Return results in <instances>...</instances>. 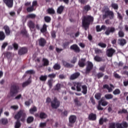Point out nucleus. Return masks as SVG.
Returning <instances> with one entry per match:
<instances>
[{
  "mask_svg": "<svg viewBox=\"0 0 128 128\" xmlns=\"http://www.w3.org/2000/svg\"><path fill=\"white\" fill-rule=\"evenodd\" d=\"M74 86L72 87V90H76L77 92H81L82 88V92L84 94H86L88 92V88L86 86H82V84L78 82H74Z\"/></svg>",
  "mask_w": 128,
  "mask_h": 128,
  "instance_id": "1",
  "label": "nucleus"
},
{
  "mask_svg": "<svg viewBox=\"0 0 128 128\" xmlns=\"http://www.w3.org/2000/svg\"><path fill=\"white\" fill-rule=\"evenodd\" d=\"M94 20V18L90 16L84 17L82 20V25L84 26L86 30H88V26H90V22Z\"/></svg>",
  "mask_w": 128,
  "mask_h": 128,
  "instance_id": "2",
  "label": "nucleus"
},
{
  "mask_svg": "<svg viewBox=\"0 0 128 128\" xmlns=\"http://www.w3.org/2000/svg\"><path fill=\"white\" fill-rule=\"evenodd\" d=\"M20 92V87L16 84H14L11 86L10 94L11 96H14V94H16Z\"/></svg>",
  "mask_w": 128,
  "mask_h": 128,
  "instance_id": "3",
  "label": "nucleus"
},
{
  "mask_svg": "<svg viewBox=\"0 0 128 128\" xmlns=\"http://www.w3.org/2000/svg\"><path fill=\"white\" fill-rule=\"evenodd\" d=\"M104 12H105V14L103 15L104 18H106L108 16L111 20H112V18H114V12H112V11H110L108 8L106 10H104Z\"/></svg>",
  "mask_w": 128,
  "mask_h": 128,
  "instance_id": "4",
  "label": "nucleus"
},
{
  "mask_svg": "<svg viewBox=\"0 0 128 128\" xmlns=\"http://www.w3.org/2000/svg\"><path fill=\"white\" fill-rule=\"evenodd\" d=\"M60 102L56 98H54V100L51 102V106L53 108H58L60 106Z\"/></svg>",
  "mask_w": 128,
  "mask_h": 128,
  "instance_id": "5",
  "label": "nucleus"
},
{
  "mask_svg": "<svg viewBox=\"0 0 128 128\" xmlns=\"http://www.w3.org/2000/svg\"><path fill=\"white\" fill-rule=\"evenodd\" d=\"M116 128H128V124L126 122H123L122 123H117L116 124Z\"/></svg>",
  "mask_w": 128,
  "mask_h": 128,
  "instance_id": "6",
  "label": "nucleus"
},
{
  "mask_svg": "<svg viewBox=\"0 0 128 128\" xmlns=\"http://www.w3.org/2000/svg\"><path fill=\"white\" fill-rule=\"evenodd\" d=\"M22 116H26V114L24 113V112L22 111H20L18 112L14 116V118L16 120H19V118H20Z\"/></svg>",
  "mask_w": 128,
  "mask_h": 128,
  "instance_id": "7",
  "label": "nucleus"
},
{
  "mask_svg": "<svg viewBox=\"0 0 128 128\" xmlns=\"http://www.w3.org/2000/svg\"><path fill=\"white\" fill-rule=\"evenodd\" d=\"M3 1L8 8H12L14 6V0H3Z\"/></svg>",
  "mask_w": 128,
  "mask_h": 128,
  "instance_id": "8",
  "label": "nucleus"
},
{
  "mask_svg": "<svg viewBox=\"0 0 128 128\" xmlns=\"http://www.w3.org/2000/svg\"><path fill=\"white\" fill-rule=\"evenodd\" d=\"M28 52V48H20L18 50V54L22 56V54H26Z\"/></svg>",
  "mask_w": 128,
  "mask_h": 128,
  "instance_id": "9",
  "label": "nucleus"
},
{
  "mask_svg": "<svg viewBox=\"0 0 128 128\" xmlns=\"http://www.w3.org/2000/svg\"><path fill=\"white\" fill-rule=\"evenodd\" d=\"M116 29L114 27L108 28L105 32V34L108 36L110 32H114Z\"/></svg>",
  "mask_w": 128,
  "mask_h": 128,
  "instance_id": "10",
  "label": "nucleus"
},
{
  "mask_svg": "<svg viewBox=\"0 0 128 128\" xmlns=\"http://www.w3.org/2000/svg\"><path fill=\"white\" fill-rule=\"evenodd\" d=\"M116 52V50L112 48H110L107 50L106 51V54L108 56H109L110 58L112 56V54Z\"/></svg>",
  "mask_w": 128,
  "mask_h": 128,
  "instance_id": "11",
  "label": "nucleus"
},
{
  "mask_svg": "<svg viewBox=\"0 0 128 128\" xmlns=\"http://www.w3.org/2000/svg\"><path fill=\"white\" fill-rule=\"evenodd\" d=\"M76 120V116L72 115L70 116L69 118V122L70 124H74Z\"/></svg>",
  "mask_w": 128,
  "mask_h": 128,
  "instance_id": "12",
  "label": "nucleus"
},
{
  "mask_svg": "<svg viewBox=\"0 0 128 128\" xmlns=\"http://www.w3.org/2000/svg\"><path fill=\"white\" fill-rule=\"evenodd\" d=\"M28 26L30 28V30H31V32H32L34 30V24L32 21H29L28 24Z\"/></svg>",
  "mask_w": 128,
  "mask_h": 128,
  "instance_id": "13",
  "label": "nucleus"
},
{
  "mask_svg": "<svg viewBox=\"0 0 128 128\" xmlns=\"http://www.w3.org/2000/svg\"><path fill=\"white\" fill-rule=\"evenodd\" d=\"M110 88L108 86V85L105 84L103 86L104 88H106L108 90V92H112V88H114V86L112 84H110Z\"/></svg>",
  "mask_w": 128,
  "mask_h": 128,
  "instance_id": "14",
  "label": "nucleus"
},
{
  "mask_svg": "<svg viewBox=\"0 0 128 128\" xmlns=\"http://www.w3.org/2000/svg\"><path fill=\"white\" fill-rule=\"evenodd\" d=\"M62 64L65 66L66 68H72L74 66V65H72L68 62L63 60L62 61Z\"/></svg>",
  "mask_w": 128,
  "mask_h": 128,
  "instance_id": "15",
  "label": "nucleus"
},
{
  "mask_svg": "<svg viewBox=\"0 0 128 128\" xmlns=\"http://www.w3.org/2000/svg\"><path fill=\"white\" fill-rule=\"evenodd\" d=\"M46 44V41L43 38H41L39 40V44L40 46H44Z\"/></svg>",
  "mask_w": 128,
  "mask_h": 128,
  "instance_id": "16",
  "label": "nucleus"
},
{
  "mask_svg": "<svg viewBox=\"0 0 128 128\" xmlns=\"http://www.w3.org/2000/svg\"><path fill=\"white\" fill-rule=\"evenodd\" d=\"M98 102L99 104H101V106H106L108 104V102L106 100H102V99H101L100 100L98 101Z\"/></svg>",
  "mask_w": 128,
  "mask_h": 128,
  "instance_id": "17",
  "label": "nucleus"
},
{
  "mask_svg": "<svg viewBox=\"0 0 128 128\" xmlns=\"http://www.w3.org/2000/svg\"><path fill=\"white\" fill-rule=\"evenodd\" d=\"M4 28L5 30V32L7 36H10V27L8 26H4Z\"/></svg>",
  "mask_w": 128,
  "mask_h": 128,
  "instance_id": "18",
  "label": "nucleus"
},
{
  "mask_svg": "<svg viewBox=\"0 0 128 128\" xmlns=\"http://www.w3.org/2000/svg\"><path fill=\"white\" fill-rule=\"evenodd\" d=\"M118 44L122 46L124 44H126V40L124 39H119L118 40Z\"/></svg>",
  "mask_w": 128,
  "mask_h": 128,
  "instance_id": "19",
  "label": "nucleus"
},
{
  "mask_svg": "<svg viewBox=\"0 0 128 128\" xmlns=\"http://www.w3.org/2000/svg\"><path fill=\"white\" fill-rule=\"evenodd\" d=\"M80 76V73L77 72V73H74V74H72L71 75L70 80H76V78H77Z\"/></svg>",
  "mask_w": 128,
  "mask_h": 128,
  "instance_id": "20",
  "label": "nucleus"
},
{
  "mask_svg": "<svg viewBox=\"0 0 128 128\" xmlns=\"http://www.w3.org/2000/svg\"><path fill=\"white\" fill-rule=\"evenodd\" d=\"M84 62H86V59H81L79 60L78 65L80 68L84 66Z\"/></svg>",
  "mask_w": 128,
  "mask_h": 128,
  "instance_id": "21",
  "label": "nucleus"
},
{
  "mask_svg": "<svg viewBox=\"0 0 128 128\" xmlns=\"http://www.w3.org/2000/svg\"><path fill=\"white\" fill-rule=\"evenodd\" d=\"M108 118H104L102 117L99 120V124H104V122H108Z\"/></svg>",
  "mask_w": 128,
  "mask_h": 128,
  "instance_id": "22",
  "label": "nucleus"
},
{
  "mask_svg": "<svg viewBox=\"0 0 128 128\" xmlns=\"http://www.w3.org/2000/svg\"><path fill=\"white\" fill-rule=\"evenodd\" d=\"M94 66V65L92 64V62H88V66L86 68V71L88 72L92 68V67Z\"/></svg>",
  "mask_w": 128,
  "mask_h": 128,
  "instance_id": "23",
  "label": "nucleus"
},
{
  "mask_svg": "<svg viewBox=\"0 0 128 128\" xmlns=\"http://www.w3.org/2000/svg\"><path fill=\"white\" fill-rule=\"evenodd\" d=\"M70 49L74 50H75V52H78L80 50V48H78V45L76 44H74L73 46H70Z\"/></svg>",
  "mask_w": 128,
  "mask_h": 128,
  "instance_id": "24",
  "label": "nucleus"
},
{
  "mask_svg": "<svg viewBox=\"0 0 128 128\" xmlns=\"http://www.w3.org/2000/svg\"><path fill=\"white\" fill-rule=\"evenodd\" d=\"M88 118L90 120H96V116L94 114H91L89 115Z\"/></svg>",
  "mask_w": 128,
  "mask_h": 128,
  "instance_id": "25",
  "label": "nucleus"
},
{
  "mask_svg": "<svg viewBox=\"0 0 128 128\" xmlns=\"http://www.w3.org/2000/svg\"><path fill=\"white\" fill-rule=\"evenodd\" d=\"M64 6H60L57 9V12L60 14L62 12H64Z\"/></svg>",
  "mask_w": 128,
  "mask_h": 128,
  "instance_id": "26",
  "label": "nucleus"
},
{
  "mask_svg": "<svg viewBox=\"0 0 128 128\" xmlns=\"http://www.w3.org/2000/svg\"><path fill=\"white\" fill-rule=\"evenodd\" d=\"M32 82V80L29 79L28 80L26 81V82H24L22 84L23 88H26V86H28Z\"/></svg>",
  "mask_w": 128,
  "mask_h": 128,
  "instance_id": "27",
  "label": "nucleus"
},
{
  "mask_svg": "<svg viewBox=\"0 0 128 128\" xmlns=\"http://www.w3.org/2000/svg\"><path fill=\"white\" fill-rule=\"evenodd\" d=\"M37 110H38V108H36V107L34 106L33 108H31L30 110V112L32 114H34V112H36Z\"/></svg>",
  "mask_w": 128,
  "mask_h": 128,
  "instance_id": "28",
  "label": "nucleus"
},
{
  "mask_svg": "<svg viewBox=\"0 0 128 128\" xmlns=\"http://www.w3.org/2000/svg\"><path fill=\"white\" fill-rule=\"evenodd\" d=\"M8 119L6 118H3L0 119V124H8Z\"/></svg>",
  "mask_w": 128,
  "mask_h": 128,
  "instance_id": "29",
  "label": "nucleus"
},
{
  "mask_svg": "<svg viewBox=\"0 0 128 128\" xmlns=\"http://www.w3.org/2000/svg\"><path fill=\"white\" fill-rule=\"evenodd\" d=\"M104 98L106 100H112L114 98V96L112 94H106L104 96Z\"/></svg>",
  "mask_w": 128,
  "mask_h": 128,
  "instance_id": "30",
  "label": "nucleus"
},
{
  "mask_svg": "<svg viewBox=\"0 0 128 128\" xmlns=\"http://www.w3.org/2000/svg\"><path fill=\"white\" fill-rule=\"evenodd\" d=\"M6 38L4 33L2 32H0V40H4Z\"/></svg>",
  "mask_w": 128,
  "mask_h": 128,
  "instance_id": "31",
  "label": "nucleus"
},
{
  "mask_svg": "<svg viewBox=\"0 0 128 128\" xmlns=\"http://www.w3.org/2000/svg\"><path fill=\"white\" fill-rule=\"evenodd\" d=\"M36 16V14H28L26 16V18H35Z\"/></svg>",
  "mask_w": 128,
  "mask_h": 128,
  "instance_id": "32",
  "label": "nucleus"
},
{
  "mask_svg": "<svg viewBox=\"0 0 128 128\" xmlns=\"http://www.w3.org/2000/svg\"><path fill=\"white\" fill-rule=\"evenodd\" d=\"M111 6L114 10H118V6L116 3H112Z\"/></svg>",
  "mask_w": 128,
  "mask_h": 128,
  "instance_id": "33",
  "label": "nucleus"
},
{
  "mask_svg": "<svg viewBox=\"0 0 128 128\" xmlns=\"http://www.w3.org/2000/svg\"><path fill=\"white\" fill-rule=\"evenodd\" d=\"M41 32H46V25L44 24L42 28L40 30Z\"/></svg>",
  "mask_w": 128,
  "mask_h": 128,
  "instance_id": "34",
  "label": "nucleus"
},
{
  "mask_svg": "<svg viewBox=\"0 0 128 128\" xmlns=\"http://www.w3.org/2000/svg\"><path fill=\"white\" fill-rule=\"evenodd\" d=\"M46 78H48V76H42L40 78V80H42L43 82H46Z\"/></svg>",
  "mask_w": 128,
  "mask_h": 128,
  "instance_id": "35",
  "label": "nucleus"
},
{
  "mask_svg": "<svg viewBox=\"0 0 128 128\" xmlns=\"http://www.w3.org/2000/svg\"><path fill=\"white\" fill-rule=\"evenodd\" d=\"M42 60H43V64L44 66H48V64H49L48 60L46 58H43Z\"/></svg>",
  "mask_w": 128,
  "mask_h": 128,
  "instance_id": "36",
  "label": "nucleus"
},
{
  "mask_svg": "<svg viewBox=\"0 0 128 128\" xmlns=\"http://www.w3.org/2000/svg\"><path fill=\"white\" fill-rule=\"evenodd\" d=\"M48 118V116L46 115L44 112H42L40 114V118Z\"/></svg>",
  "mask_w": 128,
  "mask_h": 128,
  "instance_id": "37",
  "label": "nucleus"
},
{
  "mask_svg": "<svg viewBox=\"0 0 128 128\" xmlns=\"http://www.w3.org/2000/svg\"><path fill=\"white\" fill-rule=\"evenodd\" d=\"M34 122V117L32 116H30L27 119V122L28 124H30V122Z\"/></svg>",
  "mask_w": 128,
  "mask_h": 128,
  "instance_id": "38",
  "label": "nucleus"
},
{
  "mask_svg": "<svg viewBox=\"0 0 128 128\" xmlns=\"http://www.w3.org/2000/svg\"><path fill=\"white\" fill-rule=\"evenodd\" d=\"M102 96V94L100 93H97L95 94V98L96 100H100Z\"/></svg>",
  "mask_w": 128,
  "mask_h": 128,
  "instance_id": "39",
  "label": "nucleus"
},
{
  "mask_svg": "<svg viewBox=\"0 0 128 128\" xmlns=\"http://www.w3.org/2000/svg\"><path fill=\"white\" fill-rule=\"evenodd\" d=\"M113 94L115 96L116 94H120V90L118 89H116L113 92Z\"/></svg>",
  "mask_w": 128,
  "mask_h": 128,
  "instance_id": "40",
  "label": "nucleus"
},
{
  "mask_svg": "<svg viewBox=\"0 0 128 128\" xmlns=\"http://www.w3.org/2000/svg\"><path fill=\"white\" fill-rule=\"evenodd\" d=\"M48 84L50 86V88L52 86V80L50 79L48 80Z\"/></svg>",
  "mask_w": 128,
  "mask_h": 128,
  "instance_id": "41",
  "label": "nucleus"
},
{
  "mask_svg": "<svg viewBox=\"0 0 128 128\" xmlns=\"http://www.w3.org/2000/svg\"><path fill=\"white\" fill-rule=\"evenodd\" d=\"M94 60H96V62H102V58H100V57L98 56H96L94 58Z\"/></svg>",
  "mask_w": 128,
  "mask_h": 128,
  "instance_id": "42",
  "label": "nucleus"
},
{
  "mask_svg": "<svg viewBox=\"0 0 128 128\" xmlns=\"http://www.w3.org/2000/svg\"><path fill=\"white\" fill-rule=\"evenodd\" d=\"M48 14H54V10L52 8H50L48 10Z\"/></svg>",
  "mask_w": 128,
  "mask_h": 128,
  "instance_id": "43",
  "label": "nucleus"
},
{
  "mask_svg": "<svg viewBox=\"0 0 128 128\" xmlns=\"http://www.w3.org/2000/svg\"><path fill=\"white\" fill-rule=\"evenodd\" d=\"M90 10V6L88 5L86 6L84 8V10L85 12H88V10Z\"/></svg>",
  "mask_w": 128,
  "mask_h": 128,
  "instance_id": "44",
  "label": "nucleus"
},
{
  "mask_svg": "<svg viewBox=\"0 0 128 128\" xmlns=\"http://www.w3.org/2000/svg\"><path fill=\"white\" fill-rule=\"evenodd\" d=\"M128 111L126 109H122L118 112V114H126Z\"/></svg>",
  "mask_w": 128,
  "mask_h": 128,
  "instance_id": "45",
  "label": "nucleus"
},
{
  "mask_svg": "<svg viewBox=\"0 0 128 128\" xmlns=\"http://www.w3.org/2000/svg\"><path fill=\"white\" fill-rule=\"evenodd\" d=\"M30 104H32V100H29L28 101H26L25 102V104L27 106H28L30 105Z\"/></svg>",
  "mask_w": 128,
  "mask_h": 128,
  "instance_id": "46",
  "label": "nucleus"
},
{
  "mask_svg": "<svg viewBox=\"0 0 128 128\" xmlns=\"http://www.w3.org/2000/svg\"><path fill=\"white\" fill-rule=\"evenodd\" d=\"M15 128H20V122L17 121V122H16V124H15Z\"/></svg>",
  "mask_w": 128,
  "mask_h": 128,
  "instance_id": "47",
  "label": "nucleus"
},
{
  "mask_svg": "<svg viewBox=\"0 0 128 128\" xmlns=\"http://www.w3.org/2000/svg\"><path fill=\"white\" fill-rule=\"evenodd\" d=\"M100 102H98V104L97 106V108L98 110H104V108L102 107V106H100Z\"/></svg>",
  "mask_w": 128,
  "mask_h": 128,
  "instance_id": "48",
  "label": "nucleus"
},
{
  "mask_svg": "<svg viewBox=\"0 0 128 128\" xmlns=\"http://www.w3.org/2000/svg\"><path fill=\"white\" fill-rule=\"evenodd\" d=\"M54 70H60V64H56L54 66Z\"/></svg>",
  "mask_w": 128,
  "mask_h": 128,
  "instance_id": "49",
  "label": "nucleus"
},
{
  "mask_svg": "<svg viewBox=\"0 0 128 128\" xmlns=\"http://www.w3.org/2000/svg\"><path fill=\"white\" fill-rule=\"evenodd\" d=\"M44 20L46 22H50V16H45L44 17Z\"/></svg>",
  "mask_w": 128,
  "mask_h": 128,
  "instance_id": "50",
  "label": "nucleus"
},
{
  "mask_svg": "<svg viewBox=\"0 0 128 128\" xmlns=\"http://www.w3.org/2000/svg\"><path fill=\"white\" fill-rule=\"evenodd\" d=\"M56 76V75L54 74H50L48 76V77L50 78H54Z\"/></svg>",
  "mask_w": 128,
  "mask_h": 128,
  "instance_id": "51",
  "label": "nucleus"
},
{
  "mask_svg": "<svg viewBox=\"0 0 128 128\" xmlns=\"http://www.w3.org/2000/svg\"><path fill=\"white\" fill-rule=\"evenodd\" d=\"M98 46H100L101 48H106V44H104V43H99L98 44Z\"/></svg>",
  "mask_w": 128,
  "mask_h": 128,
  "instance_id": "52",
  "label": "nucleus"
},
{
  "mask_svg": "<svg viewBox=\"0 0 128 128\" xmlns=\"http://www.w3.org/2000/svg\"><path fill=\"white\" fill-rule=\"evenodd\" d=\"M118 36L120 38H122L124 36V32L122 31H120L118 32Z\"/></svg>",
  "mask_w": 128,
  "mask_h": 128,
  "instance_id": "53",
  "label": "nucleus"
},
{
  "mask_svg": "<svg viewBox=\"0 0 128 128\" xmlns=\"http://www.w3.org/2000/svg\"><path fill=\"white\" fill-rule=\"evenodd\" d=\"M46 126V122H41L40 124V128H44Z\"/></svg>",
  "mask_w": 128,
  "mask_h": 128,
  "instance_id": "54",
  "label": "nucleus"
},
{
  "mask_svg": "<svg viewBox=\"0 0 128 128\" xmlns=\"http://www.w3.org/2000/svg\"><path fill=\"white\" fill-rule=\"evenodd\" d=\"M34 11V6H31L27 8V12H30Z\"/></svg>",
  "mask_w": 128,
  "mask_h": 128,
  "instance_id": "55",
  "label": "nucleus"
},
{
  "mask_svg": "<svg viewBox=\"0 0 128 128\" xmlns=\"http://www.w3.org/2000/svg\"><path fill=\"white\" fill-rule=\"evenodd\" d=\"M12 46H14V50H18V45L16 43L13 44Z\"/></svg>",
  "mask_w": 128,
  "mask_h": 128,
  "instance_id": "56",
  "label": "nucleus"
},
{
  "mask_svg": "<svg viewBox=\"0 0 128 128\" xmlns=\"http://www.w3.org/2000/svg\"><path fill=\"white\" fill-rule=\"evenodd\" d=\"M112 110V106L110 104L108 106V112H110Z\"/></svg>",
  "mask_w": 128,
  "mask_h": 128,
  "instance_id": "57",
  "label": "nucleus"
},
{
  "mask_svg": "<svg viewBox=\"0 0 128 128\" xmlns=\"http://www.w3.org/2000/svg\"><path fill=\"white\" fill-rule=\"evenodd\" d=\"M96 32H102V28H100V26H96Z\"/></svg>",
  "mask_w": 128,
  "mask_h": 128,
  "instance_id": "58",
  "label": "nucleus"
},
{
  "mask_svg": "<svg viewBox=\"0 0 128 128\" xmlns=\"http://www.w3.org/2000/svg\"><path fill=\"white\" fill-rule=\"evenodd\" d=\"M60 88V84H57L56 86L55 90H58Z\"/></svg>",
  "mask_w": 128,
  "mask_h": 128,
  "instance_id": "59",
  "label": "nucleus"
},
{
  "mask_svg": "<svg viewBox=\"0 0 128 128\" xmlns=\"http://www.w3.org/2000/svg\"><path fill=\"white\" fill-rule=\"evenodd\" d=\"M10 108L12 110H18V106H11Z\"/></svg>",
  "mask_w": 128,
  "mask_h": 128,
  "instance_id": "60",
  "label": "nucleus"
},
{
  "mask_svg": "<svg viewBox=\"0 0 128 128\" xmlns=\"http://www.w3.org/2000/svg\"><path fill=\"white\" fill-rule=\"evenodd\" d=\"M26 74H34V70H28L26 72Z\"/></svg>",
  "mask_w": 128,
  "mask_h": 128,
  "instance_id": "61",
  "label": "nucleus"
},
{
  "mask_svg": "<svg viewBox=\"0 0 128 128\" xmlns=\"http://www.w3.org/2000/svg\"><path fill=\"white\" fill-rule=\"evenodd\" d=\"M114 123L110 124L109 128H116Z\"/></svg>",
  "mask_w": 128,
  "mask_h": 128,
  "instance_id": "62",
  "label": "nucleus"
},
{
  "mask_svg": "<svg viewBox=\"0 0 128 128\" xmlns=\"http://www.w3.org/2000/svg\"><path fill=\"white\" fill-rule=\"evenodd\" d=\"M6 46H8V42H4L2 45V48H6Z\"/></svg>",
  "mask_w": 128,
  "mask_h": 128,
  "instance_id": "63",
  "label": "nucleus"
},
{
  "mask_svg": "<svg viewBox=\"0 0 128 128\" xmlns=\"http://www.w3.org/2000/svg\"><path fill=\"white\" fill-rule=\"evenodd\" d=\"M124 86H128V80L124 82Z\"/></svg>",
  "mask_w": 128,
  "mask_h": 128,
  "instance_id": "64",
  "label": "nucleus"
}]
</instances>
